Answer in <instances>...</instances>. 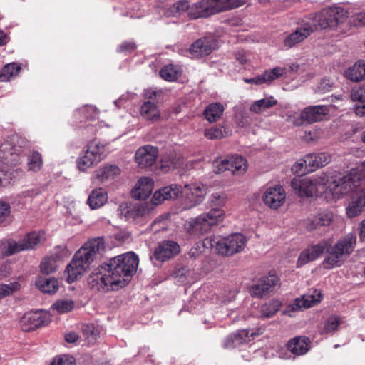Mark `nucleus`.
Listing matches in <instances>:
<instances>
[{"mask_svg": "<svg viewBox=\"0 0 365 365\" xmlns=\"http://www.w3.org/2000/svg\"><path fill=\"white\" fill-rule=\"evenodd\" d=\"M340 324L339 319L337 317H329L324 327L323 332L329 334L336 331Z\"/></svg>", "mask_w": 365, "mask_h": 365, "instance_id": "obj_55", "label": "nucleus"}, {"mask_svg": "<svg viewBox=\"0 0 365 365\" xmlns=\"http://www.w3.org/2000/svg\"><path fill=\"white\" fill-rule=\"evenodd\" d=\"M158 152V148L155 146L150 145L142 146L135 153V161L141 168L151 167L156 162Z\"/></svg>", "mask_w": 365, "mask_h": 365, "instance_id": "obj_15", "label": "nucleus"}, {"mask_svg": "<svg viewBox=\"0 0 365 365\" xmlns=\"http://www.w3.org/2000/svg\"><path fill=\"white\" fill-rule=\"evenodd\" d=\"M46 314L41 312H31L26 313L20 321L21 329L23 331H31L41 326L46 322Z\"/></svg>", "mask_w": 365, "mask_h": 365, "instance_id": "obj_20", "label": "nucleus"}, {"mask_svg": "<svg viewBox=\"0 0 365 365\" xmlns=\"http://www.w3.org/2000/svg\"><path fill=\"white\" fill-rule=\"evenodd\" d=\"M332 87V83L329 80L323 79L317 86V91L321 93L329 92Z\"/></svg>", "mask_w": 365, "mask_h": 365, "instance_id": "obj_61", "label": "nucleus"}, {"mask_svg": "<svg viewBox=\"0 0 365 365\" xmlns=\"http://www.w3.org/2000/svg\"><path fill=\"white\" fill-rule=\"evenodd\" d=\"M211 242V240L206 238L202 242L196 243L188 252L189 257L193 260L198 259L205 252V248L210 247Z\"/></svg>", "mask_w": 365, "mask_h": 365, "instance_id": "obj_42", "label": "nucleus"}, {"mask_svg": "<svg viewBox=\"0 0 365 365\" xmlns=\"http://www.w3.org/2000/svg\"><path fill=\"white\" fill-rule=\"evenodd\" d=\"M349 13L341 6H332L324 9L319 13L309 15L317 30L336 29L346 24Z\"/></svg>", "mask_w": 365, "mask_h": 365, "instance_id": "obj_4", "label": "nucleus"}, {"mask_svg": "<svg viewBox=\"0 0 365 365\" xmlns=\"http://www.w3.org/2000/svg\"><path fill=\"white\" fill-rule=\"evenodd\" d=\"M51 365H75V359L68 355H61L55 357Z\"/></svg>", "mask_w": 365, "mask_h": 365, "instance_id": "obj_56", "label": "nucleus"}, {"mask_svg": "<svg viewBox=\"0 0 365 365\" xmlns=\"http://www.w3.org/2000/svg\"><path fill=\"white\" fill-rule=\"evenodd\" d=\"M350 98L354 102H364L365 101V85L354 88L351 91Z\"/></svg>", "mask_w": 365, "mask_h": 365, "instance_id": "obj_54", "label": "nucleus"}, {"mask_svg": "<svg viewBox=\"0 0 365 365\" xmlns=\"http://www.w3.org/2000/svg\"><path fill=\"white\" fill-rule=\"evenodd\" d=\"M99 163L93 156V153H91L86 149L84 155L79 158L78 160V167L81 170H86L88 168Z\"/></svg>", "mask_w": 365, "mask_h": 365, "instance_id": "obj_47", "label": "nucleus"}, {"mask_svg": "<svg viewBox=\"0 0 365 365\" xmlns=\"http://www.w3.org/2000/svg\"><path fill=\"white\" fill-rule=\"evenodd\" d=\"M193 6L194 4L190 6L187 1H180L168 8L165 11V15L168 17L178 16L187 11V14L190 16V11Z\"/></svg>", "mask_w": 365, "mask_h": 365, "instance_id": "obj_34", "label": "nucleus"}, {"mask_svg": "<svg viewBox=\"0 0 365 365\" xmlns=\"http://www.w3.org/2000/svg\"><path fill=\"white\" fill-rule=\"evenodd\" d=\"M246 0H200L194 4L190 18H206L213 14L231 10L244 5Z\"/></svg>", "mask_w": 365, "mask_h": 365, "instance_id": "obj_5", "label": "nucleus"}, {"mask_svg": "<svg viewBox=\"0 0 365 365\" xmlns=\"http://www.w3.org/2000/svg\"><path fill=\"white\" fill-rule=\"evenodd\" d=\"M107 200V193L102 188H98L91 192L88 199V204L91 209H97L102 207Z\"/></svg>", "mask_w": 365, "mask_h": 365, "instance_id": "obj_31", "label": "nucleus"}, {"mask_svg": "<svg viewBox=\"0 0 365 365\" xmlns=\"http://www.w3.org/2000/svg\"><path fill=\"white\" fill-rule=\"evenodd\" d=\"M279 278L275 274H269L257 281L250 288L251 296L262 298L273 290L277 284Z\"/></svg>", "mask_w": 365, "mask_h": 365, "instance_id": "obj_14", "label": "nucleus"}, {"mask_svg": "<svg viewBox=\"0 0 365 365\" xmlns=\"http://www.w3.org/2000/svg\"><path fill=\"white\" fill-rule=\"evenodd\" d=\"M329 113L327 106H312L304 108L300 115V120H296L294 125L299 126L304 123H313L323 120Z\"/></svg>", "mask_w": 365, "mask_h": 365, "instance_id": "obj_13", "label": "nucleus"}, {"mask_svg": "<svg viewBox=\"0 0 365 365\" xmlns=\"http://www.w3.org/2000/svg\"><path fill=\"white\" fill-rule=\"evenodd\" d=\"M19 289L20 284L16 282L10 283L9 284H0V298L2 299L9 296Z\"/></svg>", "mask_w": 365, "mask_h": 365, "instance_id": "obj_52", "label": "nucleus"}, {"mask_svg": "<svg viewBox=\"0 0 365 365\" xmlns=\"http://www.w3.org/2000/svg\"><path fill=\"white\" fill-rule=\"evenodd\" d=\"M217 48V41L212 38H204L197 40L190 48V53L194 58L207 56Z\"/></svg>", "mask_w": 365, "mask_h": 365, "instance_id": "obj_19", "label": "nucleus"}, {"mask_svg": "<svg viewBox=\"0 0 365 365\" xmlns=\"http://www.w3.org/2000/svg\"><path fill=\"white\" fill-rule=\"evenodd\" d=\"M160 76L168 81H173L177 78L178 71L172 66H165L160 72Z\"/></svg>", "mask_w": 365, "mask_h": 365, "instance_id": "obj_53", "label": "nucleus"}, {"mask_svg": "<svg viewBox=\"0 0 365 365\" xmlns=\"http://www.w3.org/2000/svg\"><path fill=\"white\" fill-rule=\"evenodd\" d=\"M320 300V292L314 290L312 293H307L299 298H297L289 307L292 311L298 310L302 308L307 309L317 304Z\"/></svg>", "mask_w": 365, "mask_h": 365, "instance_id": "obj_25", "label": "nucleus"}, {"mask_svg": "<svg viewBox=\"0 0 365 365\" xmlns=\"http://www.w3.org/2000/svg\"><path fill=\"white\" fill-rule=\"evenodd\" d=\"M331 160V156L327 153H309L306 155L304 163L312 167H323Z\"/></svg>", "mask_w": 365, "mask_h": 365, "instance_id": "obj_30", "label": "nucleus"}, {"mask_svg": "<svg viewBox=\"0 0 365 365\" xmlns=\"http://www.w3.org/2000/svg\"><path fill=\"white\" fill-rule=\"evenodd\" d=\"M43 160L38 152L34 151L28 157L27 166L29 170L38 172L41 170Z\"/></svg>", "mask_w": 365, "mask_h": 365, "instance_id": "obj_49", "label": "nucleus"}, {"mask_svg": "<svg viewBox=\"0 0 365 365\" xmlns=\"http://www.w3.org/2000/svg\"><path fill=\"white\" fill-rule=\"evenodd\" d=\"M56 259L57 257L55 256L45 257L41 264V273L44 274H49L55 272L58 268Z\"/></svg>", "mask_w": 365, "mask_h": 365, "instance_id": "obj_48", "label": "nucleus"}, {"mask_svg": "<svg viewBox=\"0 0 365 365\" xmlns=\"http://www.w3.org/2000/svg\"><path fill=\"white\" fill-rule=\"evenodd\" d=\"M180 250V246L176 242L164 240L158 244L150 258L154 265L159 266L177 255Z\"/></svg>", "mask_w": 365, "mask_h": 365, "instance_id": "obj_10", "label": "nucleus"}, {"mask_svg": "<svg viewBox=\"0 0 365 365\" xmlns=\"http://www.w3.org/2000/svg\"><path fill=\"white\" fill-rule=\"evenodd\" d=\"M103 237H98L84 244L74 255L70 264L67 265V282L72 283L83 274L91 263L100 258L105 251Z\"/></svg>", "mask_w": 365, "mask_h": 365, "instance_id": "obj_2", "label": "nucleus"}, {"mask_svg": "<svg viewBox=\"0 0 365 365\" xmlns=\"http://www.w3.org/2000/svg\"><path fill=\"white\" fill-rule=\"evenodd\" d=\"M52 309L59 313H66L71 311L74 307V302L72 300H58L52 305Z\"/></svg>", "mask_w": 365, "mask_h": 365, "instance_id": "obj_51", "label": "nucleus"}, {"mask_svg": "<svg viewBox=\"0 0 365 365\" xmlns=\"http://www.w3.org/2000/svg\"><path fill=\"white\" fill-rule=\"evenodd\" d=\"M87 149L91 153H93V156L100 162L106 156V145L96 141L91 140L87 145Z\"/></svg>", "mask_w": 365, "mask_h": 365, "instance_id": "obj_45", "label": "nucleus"}, {"mask_svg": "<svg viewBox=\"0 0 365 365\" xmlns=\"http://www.w3.org/2000/svg\"><path fill=\"white\" fill-rule=\"evenodd\" d=\"M226 199L224 193H213L209 198L210 211L187 221L185 225L187 231L191 233H206L212 226L221 222L225 213L220 207L225 205Z\"/></svg>", "mask_w": 365, "mask_h": 365, "instance_id": "obj_3", "label": "nucleus"}, {"mask_svg": "<svg viewBox=\"0 0 365 365\" xmlns=\"http://www.w3.org/2000/svg\"><path fill=\"white\" fill-rule=\"evenodd\" d=\"M365 207V190H360L351 195V201L346 207L349 217L352 218L360 215Z\"/></svg>", "mask_w": 365, "mask_h": 365, "instance_id": "obj_24", "label": "nucleus"}, {"mask_svg": "<svg viewBox=\"0 0 365 365\" xmlns=\"http://www.w3.org/2000/svg\"><path fill=\"white\" fill-rule=\"evenodd\" d=\"M327 249H329V242L325 240L321 241L318 244L307 249L300 254L297 261L298 266H302L309 262L315 260L324 252H326L327 254Z\"/></svg>", "mask_w": 365, "mask_h": 365, "instance_id": "obj_21", "label": "nucleus"}, {"mask_svg": "<svg viewBox=\"0 0 365 365\" xmlns=\"http://www.w3.org/2000/svg\"><path fill=\"white\" fill-rule=\"evenodd\" d=\"M212 240L210 243V247L214 248L215 251L223 256H231L230 250V241L229 237H226L221 239L217 238H209Z\"/></svg>", "mask_w": 365, "mask_h": 365, "instance_id": "obj_33", "label": "nucleus"}, {"mask_svg": "<svg viewBox=\"0 0 365 365\" xmlns=\"http://www.w3.org/2000/svg\"><path fill=\"white\" fill-rule=\"evenodd\" d=\"M153 189V181L150 178H141L132 190V196L139 200H144L151 195Z\"/></svg>", "mask_w": 365, "mask_h": 365, "instance_id": "obj_23", "label": "nucleus"}, {"mask_svg": "<svg viewBox=\"0 0 365 365\" xmlns=\"http://www.w3.org/2000/svg\"><path fill=\"white\" fill-rule=\"evenodd\" d=\"M152 209L151 205L147 202L136 203L130 207L129 220H136L141 217H145L150 214Z\"/></svg>", "mask_w": 365, "mask_h": 365, "instance_id": "obj_39", "label": "nucleus"}, {"mask_svg": "<svg viewBox=\"0 0 365 365\" xmlns=\"http://www.w3.org/2000/svg\"><path fill=\"white\" fill-rule=\"evenodd\" d=\"M356 243V235L350 233L339 240L334 245L329 244L327 256L323 261L324 268L331 269L338 265L344 255H349L354 251Z\"/></svg>", "mask_w": 365, "mask_h": 365, "instance_id": "obj_6", "label": "nucleus"}, {"mask_svg": "<svg viewBox=\"0 0 365 365\" xmlns=\"http://www.w3.org/2000/svg\"><path fill=\"white\" fill-rule=\"evenodd\" d=\"M194 274L193 269L187 266H177L173 272V277L180 283H185L190 282Z\"/></svg>", "mask_w": 365, "mask_h": 365, "instance_id": "obj_38", "label": "nucleus"}, {"mask_svg": "<svg viewBox=\"0 0 365 365\" xmlns=\"http://www.w3.org/2000/svg\"><path fill=\"white\" fill-rule=\"evenodd\" d=\"M36 287L43 293L53 294L58 289V282L54 277H39L36 281Z\"/></svg>", "mask_w": 365, "mask_h": 365, "instance_id": "obj_29", "label": "nucleus"}, {"mask_svg": "<svg viewBox=\"0 0 365 365\" xmlns=\"http://www.w3.org/2000/svg\"><path fill=\"white\" fill-rule=\"evenodd\" d=\"M138 263V257L133 252L113 257L89 276L88 284L92 289L103 292L123 288L135 273Z\"/></svg>", "mask_w": 365, "mask_h": 365, "instance_id": "obj_1", "label": "nucleus"}, {"mask_svg": "<svg viewBox=\"0 0 365 365\" xmlns=\"http://www.w3.org/2000/svg\"><path fill=\"white\" fill-rule=\"evenodd\" d=\"M354 110L356 115L365 117V101L356 103L354 106Z\"/></svg>", "mask_w": 365, "mask_h": 365, "instance_id": "obj_63", "label": "nucleus"}, {"mask_svg": "<svg viewBox=\"0 0 365 365\" xmlns=\"http://www.w3.org/2000/svg\"><path fill=\"white\" fill-rule=\"evenodd\" d=\"M185 189L189 190L186 192L187 197L184 200L182 210H188L199 205L204 199L207 188L205 185H192L188 188L185 185Z\"/></svg>", "mask_w": 365, "mask_h": 365, "instance_id": "obj_17", "label": "nucleus"}, {"mask_svg": "<svg viewBox=\"0 0 365 365\" xmlns=\"http://www.w3.org/2000/svg\"><path fill=\"white\" fill-rule=\"evenodd\" d=\"M229 170V162L227 159L222 160L215 167V172L220 173Z\"/></svg>", "mask_w": 365, "mask_h": 365, "instance_id": "obj_64", "label": "nucleus"}, {"mask_svg": "<svg viewBox=\"0 0 365 365\" xmlns=\"http://www.w3.org/2000/svg\"><path fill=\"white\" fill-rule=\"evenodd\" d=\"M361 178L356 172H351L349 174L333 179L330 183L329 188L333 195L340 198L341 197L351 194H356L360 190Z\"/></svg>", "mask_w": 365, "mask_h": 365, "instance_id": "obj_8", "label": "nucleus"}, {"mask_svg": "<svg viewBox=\"0 0 365 365\" xmlns=\"http://www.w3.org/2000/svg\"><path fill=\"white\" fill-rule=\"evenodd\" d=\"M247 339L246 331L232 334L229 335L224 341L223 347L225 349H233L245 343Z\"/></svg>", "mask_w": 365, "mask_h": 365, "instance_id": "obj_36", "label": "nucleus"}, {"mask_svg": "<svg viewBox=\"0 0 365 365\" xmlns=\"http://www.w3.org/2000/svg\"><path fill=\"white\" fill-rule=\"evenodd\" d=\"M277 101L274 97L262 98L255 101L250 106V110L255 113H259L262 110L270 108L277 105Z\"/></svg>", "mask_w": 365, "mask_h": 365, "instance_id": "obj_41", "label": "nucleus"}, {"mask_svg": "<svg viewBox=\"0 0 365 365\" xmlns=\"http://www.w3.org/2000/svg\"><path fill=\"white\" fill-rule=\"evenodd\" d=\"M182 187L178 185H170L156 191L152 197V204L158 205L165 200H175L182 193Z\"/></svg>", "mask_w": 365, "mask_h": 365, "instance_id": "obj_22", "label": "nucleus"}, {"mask_svg": "<svg viewBox=\"0 0 365 365\" xmlns=\"http://www.w3.org/2000/svg\"><path fill=\"white\" fill-rule=\"evenodd\" d=\"M27 146L25 138L13 135L0 145V163L14 166L21 163V155Z\"/></svg>", "mask_w": 365, "mask_h": 365, "instance_id": "obj_7", "label": "nucleus"}, {"mask_svg": "<svg viewBox=\"0 0 365 365\" xmlns=\"http://www.w3.org/2000/svg\"><path fill=\"white\" fill-rule=\"evenodd\" d=\"M205 135L208 139L215 140L224 137L222 127H213L205 131Z\"/></svg>", "mask_w": 365, "mask_h": 365, "instance_id": "obj_57", "label": "nucleus"}, {"mask_svg": "<svg viewBox=\"0 0 365 365\" xmlns=\"http://www.w3.org/2000/svg\"><path fill=\"white\" fill-rule=\"evenodd\" d=\"M46 240L44 232H31L23 239L16 242L13 240L7 241L5 255L11 256L21 251L32 250Z\"/></svg>", "mask_w": 365, "mask_h": 365, "instance_id": "obj_9", "label": "nucleus"}, {"mask_svg": "<svg viewBox=\"0 0 365 365\" xmlns=\"http://www.w3.org/2000/svg\"><path fill=\"white\" fill-rule=\"evenodd\" d=\"M21 70V67L15 63L6 65L0 71V82H6L14 76H16Z\"/></svg>", "mask_w": 365, "mask_h": 365, "instance_id": "obj_43", "label": "nucleus"}, {"mask_svg": "<svg viewBox=\"0 0 365 365\" xmlns=\"http://www.w3.org/2000/svg\"><path fill=\"white\" fill-rule=\"evenodd\" d=\"M345 76L353 82H359L365 79V60L356 62L345 71Z\"/></svg>", "mask_w": 365, "mask_h": 365, "instance_id": "obj_28", "label": "nucleus"}, {"mask_svg": "<svg viewBox=\"0 0 365 365\" xmlns=\"http://www.w3.org/2000/svg\"><path fill=\"white\" fill-rule=\"evenodd\" d=\"M282 303L279 300H273L261 307V315L264 318H270L280 309Z\"/></svg>", "mask_w": 365, "mask_h": 365, "instance_id": "obj_46", "label": "nucleus"}, {"mask_svg": "<svg viewBox=\"0 0 365 365\" xmlns=\"http://www.w3.org/2000/svg\"><path fill=\"white\" fill-rule=\"evenodd\" d=\"M309 339L305 336H296L287 344V349L296 356L305 354L309 349Z\"/></svg>", "mask_w": 365, "mask_h": 365, "instance_id": "obj_27", "label": "nucleus"}, {"mask_svg": "<svg viewBox=\"0 0 365 365\" xmlns=\"http://www.w3.org/2000/svg\"><path fill=\"white\" fill-rule=\"evenodd\" d=\"M120 174V168L117 165H107L96 171V178L101 182L113 179Z\"/></svg>", "mask_w": 365, "mask_h": 365, "instance_id": "obj_35", "label": "nucleus"}, {"mask_svg": "<svg viewBox=\"0 0 365 365\" xmlns=\"http://www.w3.org/2000/svg\"><path fill=\"white\" fill-rule=\"evenodd\" d=\"M82 331L88 344H93L99 337V331L93 324H83Z\"/></svg>", "mask_w": 365, "mask_h": 365, "instance_id": "obj_50", "label": "nucleus"}, {"mask_svg": "<svg viewBox=\"0 0 365 365\" xmlns=\"http://www.w3.org/2000/svg\"><path fill=\"white\" fill-rule=\"evenodd\" d=\"M313 21L309 20V16L306 21H303L295 31L287 36L284 40V46L292 48L301 43L314 31H318Z\"/></svg>", "mask_w": 365, "mask_h": 365, "instance_id": "obj_12", "label": "nucleus"}, {"mask_svg": "<svg viewBox=\"0 0 365 365\" xmlns=\"http://www.w3.org/2000/svg\"><path fill=\"white\" fill-rule=\"evenodd\" d=\"M10 205L9 203L0 201V223L5 221L10 214Z\"/></svg>", "mask_w": 365, "mask_h": 365, "instance_id": "obj_60", "label": "nucleus"}, {"mask_svg": "<svg viewBox=\"0 0 365 365\" xmlns=\"http://www.w3.org/2000/svg\"><path fill=\"white\" fill-rule=\"evenodd\" d=\"M284 73V68L276 67L270 71H266L262 74L251 78H244V81L247 83H254L261 85L262 83H269L274 79L278 78Z\"/></svg>", "mask_w": 365, "mask_h": 365, "instance_id": "obj_26", "label": "nucleus"}, {"mask_svg": "<svg viewBox=\"0 0 365 365\" xmlns=\"http://www.w3.org/2000/svg\"><path fill=\"white\" fill-rule=\"evenodd\" d=\"M230 241V250L232 255L241 252L246 245V238L242 234L235 233L228 236Z\"/></svg>", "mask_w": 365, "mask_h": 365, "instance_id": "obj_40", "label": "nucleus"}, {"mask_svg": "<svg viewBox=\"0 0 365 365\" xmlns=\"http://www.w3.org/2000/svg\"><path fill=\"white\" fill-rule=\"evenodd\" d=\"M229 162V170L233 174L241 173L246 170V160L241 156H232L227 159Z\"/></svg>", "mask_w": 365, "mask_h": 365, "instance_id": "obj_44", "label": "nucleus"}, {"mask_svg": "<svg viewBox=\"0 0 365 365\" xmlns=\"http://www.w3.org/2000/svg\"><path fill=\"white\" fill-rule=\"evenodd\" d=\"M136 48V45L132 41H125L120 46V51L131 53Z\"/></svg>", "mask_w": 365, "mask_h": 365, "instance_id": "obj_62", "label": "nucleus"}, {"mask_svg": "<svg viewBox=\"0 0 365 365\" xmlns=\"http://www.w3.org/2000/svg\"><path fill=\"white\" fill-rule=\"evenodd\" d=\"M178 166V160L170 157L163 158L161 160V168L167 172L169 170L175 169Z\"/></svg>", "mask_w": 365, "mask_h": 365, "instance_id": "obj_58", "label": "nucleus"}, {"mask_svg": "<svg viewBox=\"0 0 365 365\" xmlns=\"http://www.w3.org/2000/svg\"><path fill=\"white\" fill-rule=\"evenodd\" d=\"M334 220V214L324 210L319 212L317 215H310L303 222L304 226L308 231H314L320 229L322 227L329 226Z\"/></svg>", "mask_w": 365, "mask_h": 365, "instance_id": "obj_16", "label": "nucleus"}, {"mask_svg": "<svg viewBox=\"0 0 365 365\" xmlns=\"http://www.w3.org/2000/svg\"><path fill=\"white\" fill-rule=\"evenodd\" d=\"M13 180V173L9 170H0V187L11 184Z\"/></svg>", "mask_w": 365, "mask_h": 365, "instance_id": "obj_59", "label": "nucleus"}, {"mask_svg": "<svg viewBox=\"0 0 365 365\" xmlns=\"http://www.w3.org/2000/svg\"><path fill=\"white\" fill-rule=\"evenodd\" d=\"M224 111L223 106L220 103L210 104L205 110V118L210 123L216 122L220 118Z\"/></svg>", "mask_w": 365, "mask_h": 365, "instance_id": "obj_37", "label": "nucleus"}, {"mask_svg": "<svg viewBox=\"0 0 365 365\" xmlns=\"http://www.w3.org/2000/svg\"><path fill=\"white\" fill-rule=\"evenodd\" d=\"M324 183V178H294L291 181V187L300 197H312L316 194L319 187Z\"/></svg>", "mask_w": 365, "mask_h": 365, "instance_id": "obj_11", "label": "nucleus"}, {"mask_svg": "<svg viewBox=\"0 0 365 365\" xmlns=\"http://www.w3.org/2000/svg\"><path fill=\"white\" fill-rule=\"evenodd\" d=\"M140 114L143 118L156 121L159 119L160 113L155 103L150 101L145 102L140 107Z\"/></svg>", "mask_w": 365, "mask_h": 365, "instance_id": "obj_32", "label": "nucleus"}, {"mask_svg": "<svg viewBox=\"0 0 365 365\" xmlns=\"http://www.w3.org/2000/svg\"><path fill=\"white\" fill-rule=\"evenodd\" d=\"M286 194L280 185L269 187L263 195V201L272 209H277L284 202Z\"/></svg>", "mask_w": 365, "mask_h": 365, "instance_id": "obj_18", "label": "nucleus"}]
</instances>
